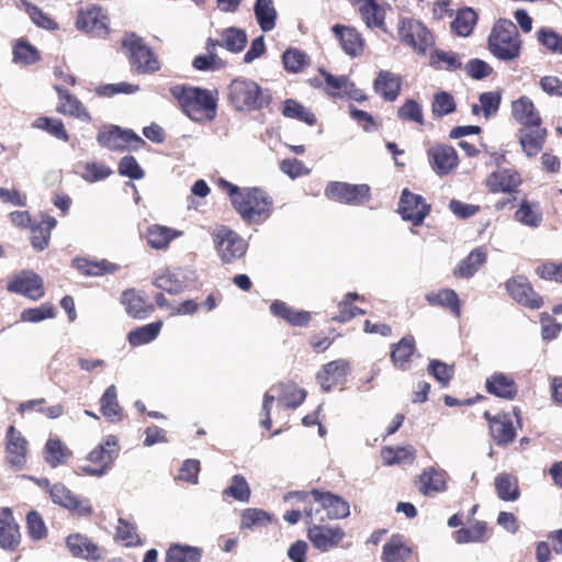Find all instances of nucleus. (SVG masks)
Instances as JSON below:
<instances>
[{
  "instance_id": "22",
  "label": "nucleus",
  "mask_w": 562,
  "mask_h": 562,
  "mask_svg": "<svg viewBox=\"0 0 562 562\" xmlns=\"http://www.w3.org/2000/svg\"><path fill=\"white\" fill-rule=\"evenodd\" d=\"M120 302L127 315L135 319L146 318L155 311V305L148 301L143 292L134 288L123 291Z\"/></svg>"
},
{
  "instance_id": "56",
  "label": "nucleus",
  "mask_w": 562,
  "mask_h": 562,
  "mask_svg": "<svg viewBox=\"0 0 562 562\" xmlns=\"http://www.w3.org/2000/svg\"><path fill=\"white\" fill-rule=\"evenodd\" d=\"M41 59L38 49L25 40H19L13 46V61L22 65H33Z\"/></svg>"
},
{
  "instance_id": "8",
  "label": "nucleus",
  "mask_w": 562,
  "mask_h": 562,
  "mask_svg": "<svg viewBox=\"0 0 562 562\" xmlns=\"http://www.w3.org/2000/svg\"><path fill=\"white\" fill-rule=\"evenodd\" d=\"M120 451L117 437L106 436L87 457L90 464L81 467L89 475H103L113 464Z\"/></svg>"
},
{
  "instance_id": "15",
  "label": "nucleus",
  "mask_w": 562,
  "mask_h": 562,
  "mask_svg": "<svg viewBox=\"0 0 562 562\" xmlns=\"http://www.w3.org/2000/svg\"><path fill=\"white\" fill-rule=\"evenodd\" d=\"M76 26L78 30L97 37H105L110 33L109 16L98 5L80 9L76 19Z\"/></svg>"
},
{
  "instance_id": "4",
  "label": "nucleus",
  "mask_w": 562,
  "mask_h": 562,
  "mask_svg": "<svg viewBox=\"0 0 562 562\" xmlns=\"http://www.w3.org/2000/svg\"><path fill=\"white\" fill-rule=\"evenodd\" d=\"M319 509L312 507L304 508V515L307 525V538L313 547L321 552H328L337 548L346 537L345 530L338 526L324 525L325 518Z\"/></svg>"
},
{
  "instance_id": "42",
  "label": "nucleus",
  "mask_w": 562,
  "mask_h": 562,
  "mask_svg": "<svg viewBox=\"0 0 562 562\" xmlns=\"http://www.w3.org/2000/svg\"><path fill=\"white\" fill-rule=\"evenodd\" d=\"M202 550L188 544L172 543L167 552L165 562H201Z\"/></svg>"
},
{
  "instance_id": "57",
  "label": "nucleus",
  "mask_w": 562,
  "mask_h": 562,
  "mask_svg": "<svg viewBox=\"0 0 562 562\" xmlns=\"http://www.w3.org/2000/svg\"><path fill=\"white\" fill-rule=\"evenodd\" d=\"M146 238L148 245L154 249H164L167 248L170 241L175 238V234L172 229L153 225L147 228Z\"/></svg>"
},
{
  "instance_id": "11",
  "label": "nucleus",
  "mask_w": 562,
  "mask_h": 562,
  "mask_svg": "<svg viewBox=\"0 0 562 562\" xmlns=\"http://www.w3.org/2000/svg\"><path fill=\"white\" fill-rule=\"evenodd\" d=\"M294 495L302 502H305L311 496L315 502L321 505V514L326 510L327 519H344L350 515V505L342 497L333 494L331 492H323L313 488L310 492H295Z\"/></svg>"
},
{
  "instance_id": "7",
  "label": "nucleus",
  "mask_w": 562,
  "mask_h": 562,
  "mask_svg": "<svg viewBox=\"0 0 562 562\" xmlns=\"http://www.w3.org/2000/svg\"><path fill=\"white\" fill-rule=\"evenodd\" d=\"M214 247L224 263H232L247 251L248 245L243 237L226 225H217L210 231Z\"/></svg>"
},
{
  "instance_id": "36",
  "label": "nucleus",
  "mask_w": 562,
  "mask_h": 562,
  "mask_svg": "<svg viewBox=\"0 0 562 562\" xmlns=\"http://www.w3.org/2000/svg\"><path fill=\"white\" fill-rule=\"evenodd\" d=\"M374 90L383 100L393 102L401 90V78L387 70H381L374 80Z\"/></svg>"
},
{
  "instance_id": "41",
  "label": "nucleus",
  "mask_w": 562,
  "mask_h": 562,
  "mask_svg": "<svg viewBox=\"0 0 562 562\" xmlns=\"http://www.w3.org/2000/svg\"><path fill=\"white\" fill-rule=\"evenodd\" d=\"M457 543L484 542L487 539V525L485 521L475 520L468 527H462L453 532Z\"/></svg>"
},
{
  "instance_id": "48",
  "label": "nucleus",
  "mask_w": 562,
  "mask_h": 562,
  "mask_svg": "<svg viewBox=\"0 0 562 562\" xmlns=\"http://www.w3.org/2000/svg\"><path fill=\"white\" fill-rule=\"evenodd\" d=\"M100 411L102 415L111 422L122 418V408L117 401V390L115 385H110L100 398Z\"/></svg>"
},
{
  "instance_id": "29",
  "label": "nucleus",
  "mask_w": 562,
  "mask_h": 562,
  "mask_svg": "<svg viewBox=\"0 0 562 562\" xmlns=\"http://www.w3.org/2000/svg\"><path fill=\"white\" fill-rule=\"evenodd\" d=\"M69 551L75 557L99 561L102 559V549L88 537L80 533L69 535L66 539Z\"/></svg>"
},
{
  "instance_id": "51",
  "label": "nucleus",
  "mask_w": 562,
  "mask_h": 562,
  "mask_svg": "<svg viewBox=\"0 0 562 562\" xmlns=\"http://www.w3.org/2000/svg\"><path fill=\"white\" fill-rule=\"evenodd\" d=\"M477 21L476 12L471 8H464L457 12L451 22V31L459 36H469Z\"/></svg>"
},
{
  "instance_id": "30",
  "label": "nucleus",
  "mask_w": 562,
  "mask_h": 562,
  "mask_svg": "<svg viewBox=\"0 0 562 562\" xmlns=\"http://www.w3.org/2000/svg\"><path fill=\"white\" fill-rule=\"evenodd\" d=\"M547 130L541 125L525 126L519 131V143L528 157L537 156L546 142Z\"/></svg>"
},
{
  "instance_id": "6",
  "label": "nucleus",
  "mask_w": 562,
  "mask_h": 562,
  "mask_svg": "<svg viewBox=\"0 0 562 562\" xmlns=\"http://www.w3.org/2000/svg\"><path fill=\"white\" fill-rule=\"evenodd\" d=\"M513 415L516 424L513 416L506 412L492 415L488 411H485L483 414L488 424V434L498 447H507L513 443L517 437V428L522 427L521 409L518 406L513 407Z\"/></svg>"
},
{
  "instance_id": "55",
  "label": "nucleus",
  "mask_w": 562,
  "mask_h": 562,
  "mask_svg": "<svg viewBox=\"0 0 562 562\" xmlns=\"http://www.w3.org/2000/svg\"><path fill=\"white\" fill-rule=\"evenodd\" d=\"M75 267L80 271L83 276H104L106 273L114 272L115 266L110 263L106 260L101 261H92L85 258H79L74 260Z\"/></svg>"
},
{
  "instance_id": "14",
  "label": "nucleus",
  "mask_w": 562,
  "mask_h": 562,
  "mask_svg": "<svg viewBox=\"0 0 562 562\" xmlns=\"http://www.w3.org/2000/svg\"><path fill=\"white\" fill-rule=\"evenodd\" d=\"M508 295L519 305L529 310H539L544 305L543 297L536 292L525 276H515L505 282Z\"/></svg>"
},
{
  "instance_id": "39",
  "label": "nucleus",
  "mask_w": 562,
  "mask_h": 562,
  "mask_svg": "<svg viewBox=\"0 0 562 562\" xmlns=\"http://www.w3.org/2000/svg\"><path fill=\"white\" fill-rule=\"evenodd\" d=\"M218 47V40L207 38L205 44L206 54L199 55L194 57L192 61V66L196 70L205 71V70H214L222 69L226 66V63L220 58L216 54V48Z\"/></svg>"
},
{
  "instance_id": "40",
  "label": "nucleus",
  "mask_w": 562,
  "mask_h": 562,
  "mask_svg": "<svg viewBox=\"0 0 562 562\" xmlns=\"http://www.w3.org/2000/svg\"><path fill=\"white\" fill-rule=\"evenodd\" d=\"M254 12L257 23L263 32H270L276 27L278 13L273 0H256Z\"/></svg>"
},
{
  "instance_id": "44",
  "label": "nucleus",
  "mask_w": 562,
  "mask_h": 562,
  "mask_svg": "<svg viewBox=\"0 0 562 562\" xmlns=\"http://www.w3.org/2000/svg\"><path fill=\"white\" fill-rule=\"evenodd\" d=\"M360 295L356 292H348L344 299L338 303V314L331 317L333 322L347 323L358 315L366 314V311L356 306L355 301L360 300Z\"/></svg>"
},
{
  "instance_id": "28",
  "label": "nucleus",
  "mask_w": 562,
  "mask_h": 562,
  "mask_svg": "<svg viewBox=\"0 0 562 562\" xmlns=\"http://www.w3.org/2000/svg\"><path fill=\"white\" fill-rule=\"evenodd\" d=\"M270 312L273 316L279 317L294 327H307L312 321V314L307 311H297L288 305L285 302L274 300L270 304Z\"/></svg>"
},
{
  "instance_id": "63",
  "label": "nucleus",
  "mask_w": 562,
  "mask_h": 562,
  "mask_svg": "<svg viewBox=\"0 0 562 562\" xmlns=\"http://www.w3.org/2000/svg\"><path fill=\"white\" fill-rule=\"evenodd\" d=\"M250 487L241 474H235L232 483L223 491V495L233 497L239 502H248L250 498Z\"/></svg>"
},
{
  "instance_id": "54",
  "label": "nucleus",
  "mask_w": 562,
  "mask_h": 562,
  "mask_svg": "<svg viewBox=\"0 0 562 562\" xmlns=\"http://www.w3.org/2000/svg\"><path fill=\"white\" fill-rule=\"evenodd\" d=\"M326 82V92L334 98L350 95L353 83L346 76L336 77L324 69H321Z\"/></svg>"
},
{
  "instance_id": "3",
  "label": "nucleus",
  "mask_w": 562,
  "mask_h": 562,
  "mask_svg": "<svg viewBox=\"0 0 562 562\" xmlns=\"http://www.w3.org/2000/svg\"><path fill=\"white\" fill-rule=\"evenodd\" d=\"M234 209L248 224H260L270 217L272 198L260 188H243L241 195L234 199Z\"/></svg>"
},
{
  "instance_id": "32",
  "label": "nucleus",
  "mask_w": 562,
  "mask_h": 562,
  "mask_svg": "<svg viewBox=\"0 0 562 562\" xmlns=\"http://www.w3.org/2000/svg\"><path fill=\"white\" fill-rule=\"evenodd\" d=\"M512 115L522 127L541 125V117L533 102L526 95L513 101Z\"/></svg>"
},
{
  "instance_id": "52",
  "label": "nucleus",
  "mask_w": 562,
  "mask_h": 562,
  "mask_svg": "<svg viewBox=\"0 0 562 562\" xmlns=\"http://www.w3.org/2000/svg\"><path fill=\"white\" fill-rule=\"evenodd\" d=\"M381 457L385 465L413 463L416 459V451L413 447H383Z\"/></svg>"
},
{
  "instance_id": "13",
  "label": "nucleus",
  "mask_w": 562,
  "mask_h": 562,
  "mask_svg": "<svg viewBox=\"0 0 562 562\" xmlns=\"http://www.w3.org/2000/svg\"><path fill=\"white\" fill-rule=\"evenodd\" d=\"M97 139L102 147L114 151L138 150L146 144L132 130H122L119 126H111L109 130L99 132Z\"/></svg>"
},
{
  "instance_id": "58",
  "label": "nucleus",
  "mask_w": 562,
  "mask_h": 562,
  "mask_svg": "<svg viewBox=\"0 0 562 562\" xmlns=\"http://www.w3.org/2000/svg\"><path fill=\"white\" fill-rule=\"evenodd\" d=\"M22 7L24 8L25 12L31 18L32 22L37 25L38 27L48 30V31H55L58 29V23L52 19L48 14L43 12L41 8L37 5L31 3L30 1L22 0Z\"/></svg>"
},
{
  "instance_id": "26",
  "label": "nucleus",
  "mask_w": 562,
  "mask_h": 562,
  "mask_svg": "<svg viewBox=\"0 0 562 562\" xmlns=\"http://www.w3.org/2000/svg\"><path fill=\"white\" fill-rule=\"evenodd\" d=\"M485 389L488 394L506 401H514L518 395L516 381L503 372H495L486 378Z\"/></svg>"
},
{
  "instance_id": "53",
  "label": "nucleus",
  "mask_w": 562,
  "mask_h": 562,
  "mask_svg": "<svg viewBox=\"0 0 562 562\" xmlns=\"http://www.w3.org/2000/svg\"><path fill=\"white\" fill-rule=\"evenodd\" d=\"M247 44V35L245 31L238 27H227L221 34L218 46L226 48L232 53L241 52Z\"/></svg>"
},
{
  "instance_id": "31",
  "label": "nucleus",
  "mask_w": 562,
  "mask_h": 562,
  "mask_svg": "<svg viewBox=\"0 0 562 562\" xmlns=\"http://www.w3.org/2000/svg\"><path fill=\"white\" fill-rule=\"evenodd\" d=\"M520 176L510 169H501L492 172L486 179V186L490 192H515L520 184Z\"/></svg>"
},
{
  "instance_id": "49",
  "label": "nucleus",
  "mask_w": 562,
  "mask_h": 562,
  "mask_svg": "<svg viewBox=\"0 0 562 562\" xmlns=\"http://www.w3.org/2000/svg\"><path fill=\"white\" fill-rule=\"evenodd\" d=\"M161 321L138 326L128 333L127 340L130 345L134 347L146 345L156 339L161 330Z\"/></svg>"
},
{
  "instance_id": "61",
  "label": "nucleus",
  "mask_w": 562,
  "mask_h": 562,
  "mask_svg": "<svg viewBox=\"0 0 562 562\" xmlns=\"http://www.w3.org/2000/svg\"><path fill=\"white\" fill-rule=\"evenodd\" d=\"M282 61L285 70L290 72H300L308 65V56L299 48H288L282 55Z\"/></svg>"
},
{
  "instance_id": "20",
  "label": "nucleus",
  "mask_w": 562,
  "mask_h": 562,
  "mask_svg": "<svg viewBox=\"0 0 562 562\" xmlns=\"http://www.w3.org/2000/svg\"><path fill=\"white\" fill-rule=\"evenodd\" d=\"M8 291L23 294L31 300H38L44 296L43 281L41 277L32 271H22L8 281Z\"/></svg>"
},
{
  "instance_id": "38",
  "label": "nucleus",
  "mask_w": 562,
  "mask_h": 562,
  "mask_svg": "<svg viewBox=\"0 0 562 562\" xmlns=\"http://www.w3.org/2000/svg\"><path fill=\"white\" fill-rule=\"evenodd\" d=\"M56 224L54 216L44 215L38 223L31 225V244L35 250L42 251L48 247L50 233Z\"/></svg>"
},
{
  "instance_id": "27",
  "label": "nucleus",
  "mask_w": 562,
  "mask_h": 562,
  "mask_svg": "<svg viewBox=\"0 0 562 562\" xmlns=\"http://www.w3.org/2000/svg\"><path fill=\"white\" fill-rule=\"evenodd\" d=\"M333 33L340 43L344 52L350 57H358L364 50V40L356 27L336 24Z\"/></svg>"
},
{
  "instance_id": "2",
  "label": "nucleus",
  "mask_w": 562,
  "mask_h": 562,
  "mask_svg": "<svg viewBox=\"0 0 562 562\" xmlns=\"http://www.w3.org/2000/svg\"><path fill=\"white\" fill-rule=\"evenodd\" d=\"M522 41L514 22L499 19L491 30L487 48L499 60H516L521 54Z\"/></svg>"
},
{
  "instance_id": "47",
  "label": "nucleus",
  "mask_w": 562,
  "mask_h": 562,
  "mask_svg": "<svg viewBox=\"0 0 562 562\" xmlns=\"http://www.w3.org/2000/svg\"><path fill=\"white\" fill-rule=\"evenodd\" d=\"M281 113L288 119H294L304 122L310 126L315 125L317 122L315 114L294 99H286L283 102Z\"/></svg>"
},
{
  "instance_id": "64",
  "label": "nucleus",
  "mask_w": 562,
  "mask_h": 562,
  "mask_svg": "<svg viewBox=\"0 0 562 562\" xmlns=\"http://www.w3.org/2000/svg\"><path fill=\"white\" fill-rule=\"evenodd\" d=\"M456 111V101L452 94L446 91L435 93L431 112L435 117H442Z\"/></svg>"
},
{
  "instance_id": "25",
  "label": "nucleus",
  "mask_w": 562,
  "mask_h": 562,
  "mask_svg": "<svg viewBox=\"0 0 562 562\" xmlns=\"http://www.w3.org/2000/svg\"><path fill=\"white\" fill-rule=\"evenodd\" d=\"M417 352L415 337L412 334L403 336L390 347V360L400 370H408L414 355Z\"/></svg>"
},
{
  "instance_id": "16",
  "label": "nucleus",
  "mask_w": 562,
  "mask_h": 562,
  "mask_svg": "<svg viewBox=\"0 0 562 562\" xmlns=\"http://www.w3.org/2000/svg\"><path fill=\"white\" fill-rule=\"evenodd\" d=\"M351 367L348 360H333L322 367L316 374V380L324 392H329L334 387L346 383Z\"/></svg>"
},
{
  "instance_id": "18",
  "label": "nucleus",
  "mask_w": 562,
  "mask_h": 562,
  "mask_svg": "<svg viewBox=\"0 0 562 562\" xmlns=\"http://www.w3.org/2000/svg\"><path fill=\"white\" fill-rule=\"evenodd\" d=\"M5 460L12 468L22 469L27 459V440L13 425H10L5 434Z\"/></svg>"
},
{
  "instance_id": "24",
  "label": "nucleus",
  "mask_w": 562,
  "mask_h": 562,
  "mask_svg": "<svg viewBox=\"0 0 562 562\" xmlns=\"http://www.w3.org/2000/svg\"><path fill=\"white\" fill-rule=\"evenodd\" d=\"M21 542V533L13 513L9 507L0 508V547L14 551Z\"/></svg>"
},
{
  "instance_id": "12",
  "label": "nucleus",
  "mask_w": 562,
  "mask_h": 562,
  "mask_svg": "<svg viewBox=\"0 0 562 562\" xmlns=\"http://www.w3.org/2000/svg\"><path fill=\"white\" fill-rule=\"evenodd\" d=\"M325 196L338 203L358 205L370 200L371 189L364 183L351 184L331 181L325 188Z\"/></svg>"
},
{
  "instance_id": "34",
  "label": "nucleus",
  "mask_w": 562,
  "mask_h": 562,
  "mask_svg": "<svg viewBox=\"0 0 562 562\" xmlns=\"http://www.w3.org/2000/svg\"><path fill=\"white\" fill-rule=\"evenodd\" d=\"M359 13L369 29H380L386 31L385 27V9L376 0H361Z\"/></svg>"
},
{
  "instance_id": "17",
  "label": "nucleus",
  "mask_w": 562,
  "mask_h": 562,
  "mask_svg": "<svg viewBox=\"0 0 562 562\" xmlns=\"http://www.w3.org/2000/svg\"><path fill=\"white\" fill-rule=\"evenodd\" d=\"M429 211L430 206L422 195L412 193L408 189L403 190L398 203V212L403 220L412 222L414 226H418L423 224Z\"/></svg>"
},
{
  "instance_id": "45",
  "label": "nucleus",
  "mask_w": 562,
  "mask_h": 562,
  "mask_svg": "<svg viewBox=\"0 0 562 562\" xmlns=\"http://www.w3.org/2000/svg\"><path fill=\"white\" fill-rule=\"evenodd\" d=\"M495 490L504 502L516 501L520 495L517 477L505 472L495 477Z\"/></svg>"
},
{
  "instance_id": "10",
  "label": "nucleus",
  "mask_w": 562,
  "mask_h": 562,
  "mask_svg": "<svg viewBox=\"0 0 562 562\" xmlns=\"http://www.w3.org/2000/svg\"><path fill=\"white\" fill-rule=\"evenodd\" d=\"M398 37L402 43L412 47L418 55H426L435 44L430 31L419 21L403 19L398 27Z\"/></svg>"
},
{
  "instance_id": "5",
  "label": "nucleus",
  "mask_w": 562,
  "mask_h": 562,
  "mask_svg": "<svg viewBox=\"0 0 562 562\" xmlns=\"http://www.w3.org/2000/svg\"><path fill=\"white\" fill-rule=\"evenodd\" d=\"M228 101L237 111H255L268 106L271 97L251 79L236 78L228 86Z\"/></svg>"
},
{
  "instance_id": "37",
  "label": "nucleus",
  "mask_w": 562,
  "mask_h": 562,
  "mask_svg": "<svg viewBox=\"0 0 562 562\" xmlns=\"http://www.w3.org/2000/svg\"><path fill=\"white\" fill-rule=\"evenodd\" d=\"M416 484L419 492L425 496L443 492L447 488L443 473L434 468L424 470L418 475Z\"/></svg>"
},
{
  "instance_id": "33",
  "label": "nucleus",
  "mask_w": 562,
  "mask_h": 562,
  "mask_svg": "<svg viewBox=\"0 0 562 562\" xmlns=\"http://www.w3.org/2000/svg\"><path fill=\"white\" fill-rule=\"evenodd\" d=\"M487 260V249L485 246L474 248L465 258H463L453 270L456 278H471Z\"/></svg>"
},
{
  "instance_id": "43",
  "label": "nucleus",
  "mask_w": 562,
  "mask_h": 562,
  "mask_svg": "<svg viewBox=\"0 0 562 562\" xmlns=\"http://www.w3.org/2000/svg\"><path fill=\"white\" fill-rule=\"evenodd\" d=\"M515 220L520 224L536 228L541 225L543 214L539 203H530L524 200L515 212Z\"/></svg>"
},
{
  "instance_id": "62",
  "label": "nucleus",
  "mask_w": 562,
  "mask_h": 562,
  "mask_svg": "<svg viewBox=\"0 0 562 562\" xmlns=\"http://www.w3.org/2000/svg\"><path fill=\"white\" fill-rule=\"evenodd\" d=\"M34 126L41 130L46 131L52 136L60 139L63 142L69 140V135L65 128V125L61 120L53 119L47 116H41L36 119Z\"/></svg>"
},
{
  "instance_id": "1",
  "label": "nucleus",
  "mask_w": 562,
  "mask_h": 562,
  "mask_svg": "<svg viewBox=\"0 0 562 562\" xmlns=\"http://www.w3.org/2000/svg\"><path fill=\"white\" fill-rule=\"evenodd\" d=\"M181 111L192 121L203 123L215 119L217 93L188 85H175L169 89Z\"/></svg>"
},
{
  "instance_id": "35",
  "label": "nucleus",
  "mask_w": 562,
  "mask_h": 562,
  "mask_svg": "<svg viewBox=\"0 0 562 562\" xmlns=\"http://www.w3.org/2000/svg\"><path fill=\"white\" fill-rule=\"evenodd\" d=\"M425 300L430 306H440L457 317L461 316V301L452 289H440L429 292L425 295Z\"/></svg>"
},
{
  "instance_id": "21",
  "label": "nucleus",
  "mask_w": 562,
  "mask_h": 562,
  "mask_svg": "<svg viewBox=\"0 0 562 562\" xmlns=\"http://www.w3.org/2000/svg\"><path fill=\"white\" fill-rule=\"evenodd\" d=\"M430 167L438 176H447L459 164L456 149L449 145L437 144L427 150Z\"/></svg>"
},
{
  "instance_id": "50",
  "label": "nucleus",
  "mask_w": 562,
  "mask_h": 562,
  "mask_svg": "<svg viewBox=\"0 0 562 562\" xmlns=\"http://www.w3.org/2000/svg\"><path fill=\"white\" fill-rule=\"evenodd\" d=\"M71 452L67 446L58 438H49L45 445V461L53 468L67 462Z\"/></svg>"
},
{
  "instance_id": "46",
  "label": "nucleus",
  "mask_w": 562,
  "mask_h": 562,
  "mask_svg": "<svg viewBox=\"0 0 562 562\" xmlns=\"http://www.w3.org/2000/svg\"><path fill=\"white\" fill-rule=\"evenodd\" d=\"M412 554V550L402 541V537L394 535L383 546L382 560L384 562H404Z\"/></svg>"
},
{
  "instance_id": "9",
  "label": "nucleus",
  "mask_w": 562,
  "mask_h": 562,
  "mask_svg": "<svg viewBox=\"0 0 562 562\" xmlns=\"http://www.w3.org/2000/svg\"><path fill=\"white\" fill-rule=\"evenodd\" d=\"M122 45L127 48L130 61L138 72L149 74L159 69L160 65L154 52L135 33L127 34Z\"/></svg>"
},
{
  "instance_id": "60",
  "label": "nucleus",
  "mask_w": 562,
  "mask_h": 562,
  "mask_svg": "<svg viewBox=\"0 0 562 562\" xmlns=\"http://www.w3.org/2000/svg\"><path fill=\"white\" fill-rule=\"evenodd\" d=\"M153 284L161 291L170 294H178L184 289V283L168 269L158 273L155 277Z\"/></svg>"
},
{
  "instance_id": "23",
  "label": "nucleus",
  "mask_w": 562,
  "mask_h": 562,
  "mask_svg": "<svg viewBox=\"0 0 562 562\" xmlns=\"http://www.w3.org/2000/svg\"><path fill=\"white\" fill-rule=\"evenodd\" d=\"M54 90L58 97L56 112L66 116L76 117L83 122H90L91 115L83 103L70 91L61 86L55 85Z\"/></svg>"
},
{
  "instance_id": "59",
  "label": "nucleus",
  "mask_w": 562,
  "mask_h": 562,
  "mask_svg": "<svg viewBox=\"0 0 562 562\" xmlns=\"http://www.w3.org/2000/svg\"><path fill=\"white\" fill-rule=\"evenodd\" d=\"M271 515L260 508H247L241 513L240 528L265 527L271 522Z\"/></svg>"
},
{
  "instance_id": "19",
  "label": "nucleus",
  "mask_w": 562,
  "mask_h": 562,
  "mask_svg": "<svg viewBox=\"0 0 562 562\" xmlns=\"http://www.w3.org/2000/svg\"><path fill=\"white\" fill-rule=\"evenodd\" d=\"M48 493L53 503L76 513L79 516H90L92 514L91 505L86 501L79 499L63 483H55L48 486Z\"/></svg>"
}]
</instances>
